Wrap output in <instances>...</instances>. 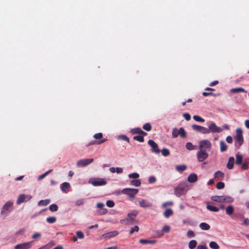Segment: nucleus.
<instances>
[{"mask_svg": "<svg viewBox=\"0 0 249 249\" xmlns=\"http://www.w3.org/2000/svg\"><path fill=\"white\" fill-rule=\"evenodd\" d=\"M139 212L137 211H134L132 213L127 214V217L126 219L121 221L122 223L128 225H132L138 223L139 222L135 219V217L138 214Z\"/></svg>", "mask_w": 249, "mask_h": 249, "instance_id": "1", "label": "nucleus"}, {"mask_svg": "<svg viewBox=\"0 0 249 249\" xmlns=\"http://www.w3.org/2000/svg\"><path fill=\"white\" fill-rule=\"evenodd\" d=\"M212 148L211 142L208 140H204L200 141L199 148L200 150L210 151Z\"/></svg>", "mask_w": 249, "mask_h": 249, "instance_id": "2", "label": "nucleus"}, {"mask_svg": "<svg viewBox=\"0 0 249 249\" xmlns=\"http://www.w3.org/2000/svg\"><path fill=\"white\" fill-rule=\"evenodd\" d=\"M13 203L11 201L7 202L2 207L1 214L6 216L13 209Z\"/></svg>", "mask_w": 249, "mask_h": 249, "instance_id": "3", "label": "nucleus"}, {"mask_svg": "<svg viewBox=\"0 0 249 249\" xmlns=\"http://www.w3.org/2000/svg\"><path fill=\"white\" fill-rule=\"evenodd\" d=\"M236 143H238V147L243 143V137L241 128H238L236 130V135L234 137Z\"/></svg>", "mask_w": 249, "mask_h": 249, "instance_id": "4", "label": "nucleus"}, {"mask_svg": "<svg viewBox=\"0 0 249 249\" xmlns=\"http://www.w3.org/2000/svg\"><path fill=\"white\" fill-rule=\"evenodd\" d=\"M187 191V187L185 186L179 185L175 188L174 194L177 196L180 197L181 196L184 195Z\"/></svg>", "mask_w": 249, "mask_h": 249, "instance_id": "5", "label": "nucleus"}, {"mask_svg": "<svg viewBox=\"0 0 249 249\" xmlns=\"http://www.w3.org/2000/svg\"><path fill=\"white\" fill-rule=\"evenodd\" d=\"M138 192L139 190L138 189L128 188H124L122 191L123 194L128 195L131 198L134 197Z\"/></svg>", "mask_w": 249, "mask_h": 249, "instance_id": "6", "label": "nucleus"}, {"mask_svg": "<svg viewBox=\"0 0 249 249\" xmlns=\"http://www.w3.org/2000/svg\"><path fill=\"white\" fill-rule=\"evenodd\" d=\"M93 161V159H81L77 162V165L78 167H85Z\"/></svg>", "mask_w": 249, "mask_h": 249, "instance_id": "7", "label": "nucleus"}, {"mask_svg": "<svg viewBox=\"0 0 249 249\" xmlns=\"http://www.w3.org/2000/svg\"><path fill=\"white\" fill-rule=\"evenodd\" d=\"M148 144L151 147V152L156 154H159L160 150L158 148V145L154 141L149 140Z\"/></svg>", "mask_w": 249, "mask_h": 249, "instance_id": "8", "label": "nucleus"}, {"mask_svg": "<svg viewBox=\"0 0 249 249\" xmlns=\"http://www.w3.org/2000/svg\"><path fill=\"white\" fill-rule=\"evenodd\" d=\"M197 158L199 161H203L206 160L209 156V154L204 150H200L197 152Z\"/></svg>", "mask_w": 249, "mask_h": 249, "instance_id": "9", "label": "nucleus"}, {"mask_svg": "<svg viewBox=\"0 0 249 249\" xmlns=\"http://www.w3.org/2000/svg\"><path fill=\"white\" fill-rule=\"evenodd\" d=\"M193 129L195 131L199 132L202 134H208L209 131L207 128L197 124H193L192 126Z\"/></svg>", "mask_w": 249, "mask_h": 249, "instance_id": "10", "label": "nucleus"}, {"mask_svg": "<svg viewBox=\"0 0 249 249\" xmlns=\"http://www.w3.org/2000/svg\"><path fill=\"white\" fill-rule=\"evenodd\" d=\"M207 129H208L209 133L211 132L212 133H220L223 130L221 127L216 126L214 123H212L209 125V128Z\"/></svg>", "mask_w": 249, "mask_h": 249, "instance_id": "11", "label": "nucleus"}, {"mask_svg": "<svg viewBox=\"0 0 249 249\" xmlns=\"http://www.w3.org/2000/svg\"><path fill=\"white\" fill-rule=\"evenodd\" d=\"M31 198L32 196L30 195H26L24 194L20 195L17 200V204L18 205L24 202L29 201Z\"/></svg>", "mask_w": 249, "mask_h": 249, "instance_id": "12", "label": "nucleus"}, {"mask_svg": "<svg viewBox=\"0 0 249 249\" xmlns=\"http://www.w3.org/2000/svg\"><path fill=\"white\" fill-rule=\"evenodd\" d=\"M32 247V242L19 244L14 247V249H29Z\"/></svg>", "mask_w": 249, "mask_h": 249, "instance_id": "13", "label": "nucleus"}, {"mask_svg": "<svg viewBox=\"0 0 249 249\" xmlns=\"http://www.w3.org/2000/svg\"><path fill=\"white\" fill-rule=\"evenodd\" d=\"M118 234L119 232L118 231H114L103 234L102 235V237L103 238L109 239L116 236Z\"/></svg>", "mask_w": 249, "mask_h": 249, "instance_id": "14", "label": "nucleus"}, {"mask_svg": "<svg viewBox=\"0 0 249 249\" xmlns=\"http://www.w3.org/2000/svg\"><path fill=\"white\" fill-rule=\"evenodd\" d=\"M139 202L140 206L143 208H150L152 206L151 202L144 199H142Z\"/></svg>", "mask_w": 249, "mask_h": 249, "instance_id": "15", "label": "nucleus"}, {"mask_svg": "<svg viewBox=\"0 0 249 249\" xmlns=\"http://www.w3.org/2000/svg\"><path fill=\"white\" fill-rule=\"evenodd\" d=\"M130 132L132 134H139L143 136L147 135V133L143 131L141 128L137 127L132 128L130 130Z\"/></svg>", "mask_w": 249, "mask_h": 249, "instance_id": "16", "label": "nucleus"}, {"mask_svg": "<svg viewBox=\"0 0 249 249\" xmlns=\"http://www.w3.org/2000/svg\"><path fill=\"white\" fill-rule=\"evenodd\" d=\"M107 184V181L103 178H99L97 180L92 182V184L94 186H99L105 185Z\"/></svg>", "mask_w": 249, "mask_h": 249, "instance_id": "17", "label": "nucleus"}, {"mask_svg": "<svg viewBox=\"0 0 249 249\" xmlns=\"http://www.w3.org/2000/svg\"><path fill=\"white\" fill-rule=\"evenodd\" d=\"M188 181L190 182H195L197 180V175L195 173L191 174L188 177Z\"/></svg>", "mask_w": 249, "mask_h": 249, "instance_id": "18", "label": "nucleus"}, {"mask_svg": "<svg viewBox=\"0 0 249 249\" xmlns=\"http://www.w3.org/2000/svg\"><path fill=\"white\" fill-rule=\"evenodd\" d=\"M234 162V158L233 157H230L229 159L228 162L227 164V167L229 169H232L233 167Z\"/></svg>", "mask_w": 249, "mask_h": 249, "instance_id": "19", "label": "nucleus"}, {"mask_svg": "<svg viewBox=\"0 0 249 249\" xmlns=\"http://www.w3.org/2000/svg\"><path fill=\"white\" fill-rule=\"evenodd\" d=\"M170 231V227L168 225H165L163 227L161 231H159V236H162L164 232L168 233Z\"/></svg>", "mask_w": 249, "mask_h": 249, "instance_id": "20", "label": "nucleus"}, {"mask_svg": "<svg viewBox=\"0 0 249 249\" xmlns=\"http://www.w3.org/2000/svg\"><path fill=\"white\" fill-rule=\"evenodd\" d=\"M140 243L143 244H154L157 241L155 240H148V239H140Z\"/></svg>", "mask_w": 249, "mask_h": 249, "instance_id": "21", "label": "nucleus"}, {"mask_svg": "<svg viewBox=\"0 0 249 249\" xmlns=\"http://www.w3.org/2000/svg\"><path fill=\"white\" fill-rule=\"evenodd\" d=\"M206 208L208 210L212 212H217L219 210V209L218 207L210 205L209 203L207 204Z\"/></svg>", "mask_w": 249, "mask_h": 249, "instance_id": "22", "label": "nucleus"}, {"mask_svg": "<svg viewBox=\"0 0 249 249\" xmlns=\"http://www.w3.org/2000/svg\"><path fill=\"white\" fill-rule=\"evenodd\" d=\"M231 92L235 93L238 92H247V91L243 88L239 87L234 89H232L231 90Z\"/></svg>", "mask_w": 249, "mask_h": 249, "instance_id": "23", "label": "nucleus"}, {"mask_svg": "<svg viewBox=\"0 0 249 249\" xmlns=\"http://www.w3.org/2000/svg\"><path fill=\"white\" fill-rule=\"evenodd\" d=\"M243 161V157L241 155L238 153L236 154V160L235 164L237 165H240L241 164Z\"/></svg>", "mask_w": 249, "mask_h": 249, "instance_id": "24", "label": "nucleus"}, {"mask_svg": "<svg viewBox=\"0 0 249 249\" xmlns=\"http://www.w3.org/2000/svg\"><path fill=\"white\" fill-rule=\"evenodd\" d=\"M109 171L113 173L116 172L119 174L122 173L123 172V168L121 167H117L116 168L114 167H111L109 169Z\"/></svg>", "mask_w": 249, "mask_h": 249, "instance_id": "25", "label": "nucleus"}, {"mask_svg": "<svg viewBox=\"0 0 249 249\" xmlns=\"http://www.w3.org/2000/svg\"><path fill=\"white\" fill-rule=\"evenodd\" d=\"M173 214V211L171 209H167L163 213V215L166 218H169Z\"/></svg>", "mask_w": 249, "mask_h": 249, "instance_id": "26", "label": "nucleus"}, {"mask_svg": "<svg viewBox=\"0 0 249 249\" xmlns=\"http://www.w3.org/2000/svg\"><path fill=\"white\" fill-rule=\"evenodd\" d=\"M224 174L223 172L218 171L214 174V178L217 179H221L223 178Z\"/></svg>", "mask_w": 249, "mask_h": 249, "instance_id": "27", "label": "nucleus"}, {"mask_svg": "<svg viewBox=\"0 0 249 249\" xmlns=\"http://www.w3.org/2000/svg\"><path fill=\"white\" fill-rule=\"evenodd\" d=\"M71 185L69 183L65 182L61 184V189L62 192H65L66 190L70 187Z\"/></svg>", "mask_w": 249, "mask_h": 249, "instance_id": "28", "label": "nucleus"}, {"mask_svg": "<svg viewBox=\"0 0 249 249\" xmlns=\"http://www.w3.org/2000/svg\"><path fill=\"white\" fill-rule=\"evenodd\" d=\"M211 199L213 201L217 202H223V196H212L211 197Z\"/></svg>", "mask_w": 249, "mask_h": 249, "instance_id": "29", "label": "nucleus"}, {"mask_svg": "<svg viewBox=\"0 0 249 249\" xmlns=\"http://www.w3.org/2000/svg\"><path fill=\"white\" fill-rule=\"evenodd\" d=\"M199 227L202 230L205 231L209 230L210 229V226L208 224L205 222L201 223L199 225Z\"/></svg>", "mask_w": 249, "mask_h": 249, "instance_id": "30", "label": "nucleus"}, {"mask_svg": "<svg viewBox=\"0 0 249 249\" xmlns=\"http://www.w3.org/2000/svg\"><path fill=\"white\" fill-rule=\"evenodd\" d=\"M234 208L231 205H229L226 208V213L228 215H231L233 213Z\"/></svg>", "mask_w": 249, "mask_h": 249, "instance_id": "31", "label": "nucleus"}, {"mask_svg": "<svg viewBox=\"0 0 249 249\" xmlns=\"http://www.w3.org/2000/svg\"><path fill=\"white\" fill-rule=\"evenodd\" d=\"M227 145L225 142L222 141L220 142V148L222 152H225L227 150Z\"/></svg>", "mask_w": 249, "mask_h": 249, "instance_id": "32", "label": "nucleus"}, {"mask_svg": "<svg viewBox=\"0 0 249 249\" xmlns=\"http://www.w3.org/2000/svg\"><path fill=\"white\" fill-rule=\"evenodd\" d=\"M197 245V242L195 240H191L188 244L189 248L190 249H194Z\"/></svg>", "mask_w": 249, "mask_h": 249, "instance_id": "33", "label": "nucleus"}, {"mask_svg": "<svg viewBox=\"0 0 249 249\" xmlns=\"http://www.w3.org/2000/svg\"><path fill=\"white\" fill-rule=\"evenodd\" d=\"M233 198L229 196H223V202L231 203L233 202Z\"/></svg>", "mask_w": 249, "mask_h": 249, "instance_id": "34", "label": "nucleus"}, {"mask_svg": "<svg viewBox=\"0 0 249 249\" xmlns=\"http://www.w3.org/2000/svg\"><path fill=\"white\" fill-rule=\"evenodd\" d=\"M210 247L212 249H219V246L214 241H211L209 243Z\"/></svg>", "mask_w": 249, "mask_h": 249, "instance_id": "35", "label": "nucleus"}, {"mask_svg": "<svg viewBox=\"0 0 249 249\" xmlns=\"http://www.w3.org/2000/svg\"><path fill=\"white\" fill-rule=\"evenodd\" d=\"M50 202L49 199L41 200L38 203V206H47Z\"/></svg>", "mask_w": 249, "mask_h": 249, "instance_id": "36", "label": "nucleus"}, {"mask_svg": "<svg viewBox=\"0 0 249 249\" xmlns=\"http://www.w3.org/2000/svg\"><path fill=\"white\" fill-rule=\"evenodd\" d=\"M175 168L178 171L182 172L186 169L187 166L185 165H177Z\"/></svg>", "mask_w": 249, "mask_h": 249, "instance_id": "37", "label": "nucleus"}, {"mask_svg": "<svg viewBox=\"0 0 249 249\" xmlns=\"http://www.w3.org/2000/svg\"><path fill=\"white\" fill-rule=\"evenodd\" d=\"M130 183L133 186L138 187L140 186L141 182L139 179H133L131 181Z\"/></svg>", "mask_w": 249, "mask_h": 249, "instance_id": "38", "label": "nucleus"}, {"mask_svg": "<svg viewBox=\"0 0 249 249\" xmlns=\"http://www.w3.org/2000/svg\"><path fill=\"white\" fill-rule=\"evenodd\" d=\"M143 136L142 135L135 136L133 137V140L142 142H144Z\"/></svg>", "mask_w": 249, "mask_h": 249, "instance_id": "39", "label": "nucleus"}, {"mask_svg": "<svg viewBox=\"0 0 249 249\" xmlns=\"http://www.w3.org/2000/svg\"><path fill=\"white\" fill-rule=\"evenodd\" d=\"M178 132L179 133V135H180L182 138H184L186 137V133L185 131L183 128H182V127L178 129Z\"/></svg>", "mask_w": 249, "mask_h": 249, "instance_id": "40", "label": "nucleus"}, {"mask_svg": "<svg viewBox=\"0 0 249 249\" xmlns=\"http://www.w3.org/2000/svg\"><path fill=\"white\" fill-rule=\"evenodd\" d=\"M161 154L164 157H167L170 154V151L169 149L166 148H163L161 150Z\"/></svg>", "mask_w": 249, "mask_h": 249, "instance_id": "41", "label": "nucleus"}, {"mask_svg": "<svg viewBox=\"0 0 249 249\" xmlns=\"http://www.w3.org/2000/svg\"><path fill=\"white\" fill-rule=\"evenodd\" d=\"M142 128L143 129H144L146 131H149L151 130L152 127L149 123H147L145 124L143 126Z\"/></svg>", "mask_w": 249, "mask_h": 249, "instance_id": "42", "label": "nucleus"}, {"mask_svg": "<svg viewBox=\"0 0 249 249\" xmlns=\"http://www.w3.org/2000/svg\"><path fill=\"white\" fill-rule=\"evenodd\" d=\"M52 171H53V169H50V170H48V171H47L46 172L44 173L42 175L39 176L38 177V180H41V179H43L46 176H47L50 173H51Z\"/></svg>", "mask_w": 249, "mask_h": 249, "instance_id": "43", "label": "nucleus"}, {"mask_svg": "<svg viewBox=\"0 0 249 249\" xmlns=\"http://www.w3.org/2000/svg\"><path fill=\"white\" fill-rule=\"evenodd\" d=\"M58 206L55 204H52L49 207V209L52 212L57 211L58 210Z\"/></svg>", "mask_w": 249, "mask_h": 249, "instance_id": "44", "label": "nucleus"}, {"mask_svg": "<svg viewBox=\"0 0 249 249\" xmlns=\"http://www.w3.org/2000/svg\"><path fill=\"white\" fill-rule=\"evenodd\" d=\"M46 221L49 223H54L56 221V218L55 217H49L47 218Z\"/></svg>", "mask_w": 249, "mask_h": 249, "instance_id": "45", "label": "nucleus"}, {"mask_svg": "<svg viewBox=\"0 0 249 249\" xmlns=\"http://www.w3.org/2000/svg\"><path fill=\"white\" fill-rule=\"evenodd\" d=\"M216 187L217 189H222L225 187V183L223 182H218L216 184Z\"/></svg>", "mask_w": 249, "mask_h": 249, "instance_id": "46", "label": "nucleus"}, {"mask_svg": "<svg viewBox=\"0 0 249 249\" xmlns=\"http://www.w3.org/2000/svg\"><path fill=\"white\" fill-rule=\"evenodd\" d=\"M41 234L39 232H36L33 234L32 238L34 240H37L41 238Z\"/></svg>", "mask_w": 249, "mask_h": 249, "instance_id": "47", "label": "nucleus"}, {"mask_svg": "<svg viewBox=\"0 0 249 249\" xmlns=\"http://www.w3.org/2000/svg\"><path fill=\"white\" fill-rule=\"evenodd\" d=\"M139 174L137 173H133L128 175V177L130 178H138L139 177Z\"/></svg>", "mask_w": 249, "mask_h": 249, "instance_id": "48", "label": "nucleus"}, {"mask_svg": "<svg viewBox=\"0 0 249 249\" xmlns=\"http://www.w3.org/2000/svg\"><path fill=\"white\" fill-rule=\"evenodd\" d=\"M186 148L189 150H192L194 149V146L190 142H188L186 144Z\"/></svg>", "mask_w": 249, "mask_h": 249, "instance_id": "49", "label": "nucleus"}, {"mask_svg": "<svg viewBox=\"0 0 249 249\" xmlns=\"http://www.w3.org/2000/svg\"><path fill=\"white\" fill-rule=\"evenodd\" d=\"M139 230V227L137 226H135L132 228L129 231L130 234H133L134 232H138Z\"/></svg>", "mask_w": 249, "mask_h": 249, "instance_id": "50", "label": "nucleus"}, {"mask_svg": "<svg viewBox=\"0 0 249 249\" xmlns=\"http://www.w3.org/2000/svg\"><path fill=\"white\" fill-rule=\"evenodd\" d=\"M193 119L197 122H204V119H203V118H202L201 117H200V116H197V115H194L193 116Z\"/></svg>", "mask_w": 249, "mask_h": 249, "instance_id": "51", "label": "nucleus"}, {"mask_svg": "<svg viewBox=\"0 0 249 249\" xmlns=\"http://www.w3.org/2000/svg\"><path fill=\"white\" fill-rule=\"evenodd\" d=\"M106 205L109 208H112L115 205V203L112 200H107L106 202Z\"/></svg>", "mask_w": 249, "mask_h": 249, "instance_id": "52", "label": "nucleus"}, {"mask_svg": "<svg viewBox=\"0 0 249 249\" xmlns=\"http://www.w3.org/2000/svg\"><path fill=\"white\" fill-rule=\"evenodd\" d=\"M76 234L77 237L79 239H83L84 237V235L83 233L81 231H77Z\"/></svg>", "mask_w": 249, "mask_h": 249, "instance_id": "53", "label": "nucleus"}, {"mask_svg": "<svg viewBox=\"0 0 249 249\" xmlns=\"http://www.w3.org/2000/svg\"><path fill=\"white\" fill-rule=\"evenodd\" d=\"M178 132V130L176 128L174 129L172 131V137L173 138L177 137L178 136V135H179V133Z\"/></svg>", "mask_w": 249, "mask_h": 249, "instance_id": "54", "label": "nucleus"}, {"mask_svg": "<svg viewBox=\"0 0 249 249\" xmlns=\"http://www.w3.org/2000/svg\"><path fill=\"white\" fill-rule=\"evenodd\" d=\"M156 181V178L153 176H150L148 178V182L149 183H153Z\"/></svg>", "mask_w": 249, "mask_h": 249, "instance_id": "55", "label": "nucleus"}, {"mask_svg": "<svg viewBox=\"0 0 249 249\" xmlns=\"http://www.w3.org/2000/svg\"><path fill=\"white\" fill-rule=\"evenodd\" d=\"M103 134L102 133H98L94 134L93 137L96 139H100L103 138Z\"/></svg>", "mask_w": 249, "mask_h": 249, "instance_id": "56", "label": "nucleus"}, {"mask_svg": "<svg viewBox=\"0 0 249 249\" xmlns=\"http://www.w3.org/2000/svg\"><path fill=\"white\" fill-rule=\"evenodd\" d=\"M187 235L189 238H192L195 236L194 232L192 231H189L187 232Z\"/></svg>", "mask_w": 249, "mask_h": 249, "instance_id": "57", "label": "nucleus"}, {"mask_svg": "<svg viewBox=\"0 0 249 249\" xmlns=\"http://www.w3.org/2000/svg\"><path fill=\"white\" fill-rule=\"evenodd\" d=\"M242 224L248 226L249 225V219L248 218H244Z\"/></svg>", "mask_w": 249, "mask_h": 249, "instance_id": "58", "label": "nucleus"}, {"mask_svg": "<svg viewBox=\"0 0 249 249\" xmlns=\"http://www.w3.org/2000/svg\"><path fill=\"white\" fill-rule=\"evenodd\" d=\"M183 116L187 121H189L191 119V116L189 113H184L183 114Z\"/></svg>", "mask_w": 249, "mask_h": 249, "instance_id": "59", "label": "nucleus"}, {"mask_svg": "<svg viewBox=\"0 0 249 249\" xmlns=\"http://www.w3.org/2000/svg\"><path fill=\"white\" fill-rule=\"evenodd\" d=\"M202 95H203V96H204L205 97L210 96V95H213V96L216 95V94H214L212 92H203L202 93Z\"/></svg>", "mask_w": 249, "mask_h": 249, "instance_id": "60", "label": "nucleus"}, {"mask_svg": "<svg viewBox=\"0 0 249 249\" xmlns=\"http://www.w3.org/2000/svg\"><path fill=\"white\" fill-rule=\"evenodd\" d=\"M196 249H208L206 245H199L196 247Z\"/></svg>", "mask_w": 249, "mask_h": 249, "instance_id": "61", "label": "nucleus"}, {"mask_svg": "<svg viewBox=\"0 0 249 249\" xmlns=\"http://www.w3.org/2000/svg\"><path fill=\"white\" fill-rule=\"evenodd\" d=\"M84 203V200L83 199H79V200H77L76 202H75V204L77 206H80L82 204H83Z\"/></svg>", "mask_w": 249, "mask_h": 249, "instance_id": "62", "label": "nucleus"}, {"mask_svg": "<svg viewBox=\"0 0 249 249\" xmlns=\"http://www.w3.org/2000/svg\"><path fill=\"white\" fill-rule=\"evenodd\" d=\"M120 137L121 138V139L123 140L126 141L127 142H129V139L128 137H127L126 136L122 135V136H120Z\"/></svg>", "mask_w": 249, "mask_h": 249, "instance_id": "63", "label": "nucleus"}, {"mask_svg": "<svg viewBox=\"0 0 249 249\" xmlns=\"http://www.w3.org/2000/svg\"><path fill=\"white\" fill-rule=\"evenodd\" d=\"M249 166H248V163H245L244 162L242 165V168L244 170H247L249 169Z\"/></svg>", "mask_w": 249, "mask_h": 249, "instance_id": "64", "label": "nucleus"}]
</instances>
